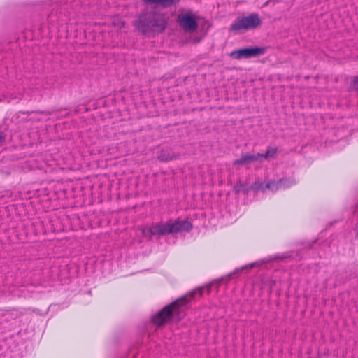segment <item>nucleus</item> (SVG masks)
<instances>
[{
	"mask_svg": "<svg viewBox=\"0 0 358 358\" xmlns=\"http://www.w3.org/2000/svg\"><path fill=\"white\" fill-rule=\"evenodd\" d=\"M133 25L141 34L150 35L163 32L166 28L167 21L163 14L150 10L137 15Z\"/></svg>",
	"mask_w": 358,
	"mask_h": 358,
	"instance_id": "nucleus-1",
	"label": "nucleus"
},
{
	"mask_svg": "<svg viewBox=\"0 0 358 358\" xmlns=\"http://www.w3.org/2000/svg\"><path fill=\"white\" fill-rule=\"evenodd\" d=\"M188 303L187 296L176 299L153 315L152 322L157 327H161L168 322L180 321L185 315V306Z\"/></svg>",
	"mask_w": 358,
	"mask_h": 358,
	"instance_id": "nucleus-2",
	"label": "nucleus"
},
{
	"mask_svg": "<svg viewBox=\"0 0 358 358\" xmlns=\"http://www.w3.org/2000/svg\"><path fill=\"white\" fill-rule=\"evenodd\" d=\"M192 227V224L187 220H180L177 219L174 222L169 220L166 223L161 222L150 227H145L142 231V234L143 236L151 238L154 236L160 237L182 231L189 232Z\"/></svg>",
	"mask_w": 358,
	"mask_h": 358,
	"instance_id": "nucleus-3",
	"label": "nucleus"
},
{
	"mask_svg": "<svg viewBox=\"0 0 358 358\" xmlns=\"http://www.w3.org/2000/svg\"><path fill=\"white\" fill-rule=\"evenodd\" d=\"M262 21L257 13H251L248 16L238 17L230 27V31H239L241 30L255 29Z\"/></svg>",
	"mask_w": 358,
	"mask_h": 358,
	"instance_id": "nucleus-4",
	"label": "nucleus"
},
{
	"mask_svg": "<svg viewBox=\"0 0 358 358\" xmlns=\"http://www.w3.org/2000/svg\"><path fill=\"white\" fill-rule=\"evenodd\" d=\"M266 52L264 47H250L234 50L231 52L230 56L235 59H241L243 58L255 57Z\"/></svg>",
	"mask_w": 358,
	"mask_h": 358,
	"instance_id": "nucleus-5",
	"label": "nucleus"
},
{
	"mask_svg": "<svg viewBox=\"0 0 358 358\" xmlns=\"http://www.w3.org/2000/svg\"><path fill=\"white\" fill-rule=\"evenodd\" d=\"M178 22L180 26L188 32H194L198 28V23L195 17L190 14H181L178 17Z\"/></svg>",
	"mask_w": 358,
	"mask_h": 358,
	"instance_id": "nucleus-6",
	"label": "nucleus"
},
{
	"mask_svg": "<svg viewBox=\"0 0 358 358\" xmlns=\"http://www.w3.org/2000/svg\"><path fill=\"white\" fill-rule=\"evenodd\" d=\"M180 0H143L146 3L151 5L152 8H166L178 4Z\"/></svg>",
	"mask_w": 358,
	"mask_h": 358,
	"instance_id": "nucleus-7",
	"label": "nucleus"
},
{
	"mask_svg": "<svg viewBox=\"0 0 358 358\" xmlns=\"http://www.w3.org/2000/svg\"><path fill=\"white\" fill-rule=\"evenodd\" d=\"M178 157V155L175 154L169 148H163L157 154V158L161 162H168L176 159Z\"/></svg>",
	"mask_w": 358,
	"mask_h": 358,
	"instance_id": "nucleus-8",
	"label": "nucleus"
},
{
	"mask_svg": "<svg viewBox=\"0 0 358 358\" xmlns=\"http://www.w3.org/2000/svg\"><path fill=\"white\" fill-rule=\"evenodd\" d=\"M258 160V156L257 155H250L248 153L242 154L241 157L239 159H237L234 161L233 164L236 165H243L248 164L251 162H255Z\"/></svg>",
	"mask_w": 358,
	"mask_h": 358,
	"instance_id": "nucleus-9",
	"label": "nucleus"
},
{
	"mask_svg": "<svg viewBox=\"0 0 358 358\" xmlns=\"http://www.w3.org/2000/svg\"><path fill=\"white\" fill-rule=\"evenodd\" d=\"M233 190L236 194H239L242 192L244 194L248 195L250 190V186L249 187L247 183H244L241 180H238L233 187Z\"/></svg>",
	"mask_w": 358,
	"mask_h": 358,
	"instance_id": "nucleus-10",
	"label": "nucleus"
},
{
	"mask_svg": "<svg viewBox=\"0 0 358 358\" xmlns=\"http://www.w3.org/2000/svg\"><path fill=\"white\" fill-rule=\"evenodd\" d=\"M280 188H289L296 184V180L294 177L282 178L278 180Z\"/></svg>",
	"mask_w": 358,
	"mask_h": 358,
	"instance_id": "nucleus-11",
	"label": "nucleus"
},
{
	"mask_svg": "<svg viewBox=\"0 0 358 358\" xmlns=\"http://www.w3.org/2000/svg\"><path fill=\"white\" fill-rule=\"evenodd\" d=\"M278 149L277 148L273 147H268L266 152L264 154L258 153L257 156H258V159L259 157H264L265 159H268L270 157H273L277 153Z\"/></svg>",
	"mask_w": 358,
	"mask_h": 358,
	"instance_id": "nucleus-12",
	"label": "nucleus"
},
{
	"mask_svg": "<svg viewBox=\"0 0 358 358\" xmlns=\"http://www.w3.org/2000/svg\"><path fill=\"white\" fill-rule=\"evenodd\" d=\"M266 189V184L264 182H261L259 180H257L253 182L250 186V190H252L255 192H258L259 191H264Z\"/></svg>",
	"mask_w": 358,
	"mask_h": 358,
	"instance_id": "nucleus-13",
	"label": "nucleus"
},
{
	"mask_svg": "<svg viewBox=\"0 0 358 358\" xmlns=\"http://www.w3.org/2000/svg\"><path fill=\"white\" fill-rule=\"evenodd\" d=\"M205 289H206L205 287H199L197 289L189 292V295L190 296V297L192 299H194L195 295L197 294V293H199L200 296H201L203 294V292ZM206 289H208V292L209 293L211 289V286L210 285L207 286Z\"/></svg>",
	"mask_w": 358,
	"mask_h": 358,
	"instance_id": "nucleus-14",
	"label": "nucleus"
},
{
	"mask_svg": "<svg viewBox=\"0 0 358 358\" xmlns=\"http://www.w3.org/2000/svg\"><path fill=\"white\" fill-rule=\"evenodd\" d=\"M266 189H270L271 191H276L278 189H280V185L278 184V181L271 180V181L268 182L266 184Z\"/></svg>",
	"mask_w": 358,
	"mask_h": 358,
	"instance_id": "nucleus-15",
	"label": "nucleus"
},
{
	"mask_svg": "<svg viewBox=\"0 0 358 358\" xmlns=\"http://www.w3.org/2000/svg\"><path fill=\"white\" fill-rule=\"evenodd\" d=\"M350 87L353 90L358 92V76H354L352 78L350 83Z\"/></svg>",
	"mask_w": 358,
	"mask_h": 358,
	"instance_id": "nucleus-16",
	"label": "nucleus"
},
{
	"mask_svg": "<svg viewBox=\"0 0 358 358\" xmlns=\"http://www.w3.org/2000/svg\"><path fill=\"white\" fill-rule=\"evenodd\" d=\"M255 263H252V264H250L249 265H247V266H245L242 267L241 268H237V269H236L234 271V273H231L229 275L231 276V275H234L236 273H239L242 270H243L244 268H248V267L253 268L255 266Z\"/></svg>",
	"mask_w": 358,
	"mask_h": 358,
	"instance_id": "nucleus-17",
	"label": "nucleus"
},
{
	"mask_svg": "<svg viewBox=\"0 0 358 358\" xmlns=\"http://www.w3.org/2000/svg\"><path fill=\"white\" fill-rule=\"evenodd\" d=\"M5 139H6L5 134L2 131H0V146L3 145V143L5 141Z\"/></svg>",
	"mask_w": 358,
	"mask_h": 358,
	"instance_id": "nucleus-18",
	"label": "nucleus"
},
{
	"mask_svg": "<svg viewBox=\"0 0 358 358\" xmlns=\"http://www.w3.org/2000/svg\"><path fill=\"white\" fill-rule=\"evenodd\" d=\"M276 281L275 280H271L269 281V287L271 290L273 288V287L275 285Z\"/></svg>",
	"mask_w": 358,
	"mask_h": 358,
	"instance_id": "nucleus-19",
	"label": "nucleus"
},
{
	"mask_svg": "<svg viewBox=\"0 0 358 358\" xmlns=\"http://www.w3.org/2000/svg\"><path fill=\"white\" fill-rule=\"evenodd\" d=\"M355 233H356V237L358 238V223L357 224L355 228Z\"/></svg>",
	"mask_w": 358,
	"mask_h": 358,
	"instance_id": "nucleus-20",
	"label": "nucleus"
},
{
	"mask_svg": "<svg viewBox=\"0 0 358 358\" xmlns=\"http://www.w3.org/2000/svg\"><path fill=\"white\" fill-rule=\"evenodd\" d=\"M37 113H41V114H43V112H41V111H38V112H36Z\"/></svg>",
	"mask_w": 358,
	"mask_h": 358,
	"instance_id": "nucleus-21",
	"label": "nucleus"
}]
</instances>
